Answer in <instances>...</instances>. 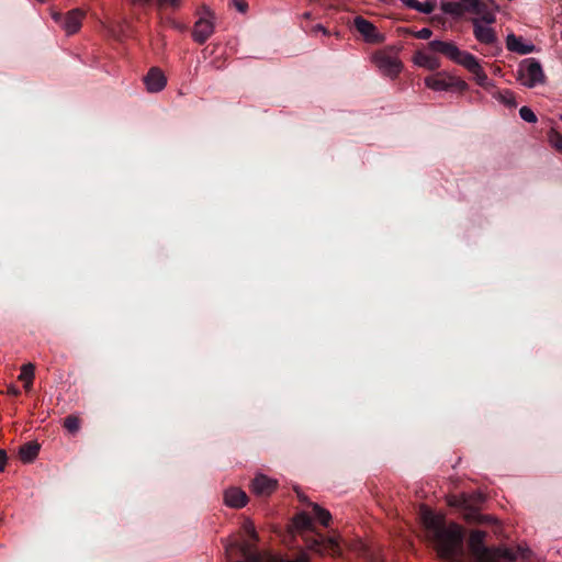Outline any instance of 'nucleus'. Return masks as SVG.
I'll use <instances>...</instances> for the list:
<instances>
[{"mask_svg":"<svg viewBox=\"0 0 562 562\" xmlns=\"http://www.w3.org/2000/svg\"><path fill=\"white\" fill-rule=\"evenodd\" d=\"M35 366L33 363L23 364L19 380L24 383L25 391H31L34 380Z\"/></svg>","mask_w":562,"mask_h":562,"instance_id":"21","label":"nucleus"},{"mask_svg":"<svg viewBox=\"0 0 562 562\" xmlns=\"http://www.w3.org/2000/svg\"><path fill=\"white\" fill-rule=\"evenodd\" d=\"M7 461H8V456H7L5 450L0 449V472H3L5 470Z\"/></svg>","mask_w":562,"mask_h":562,"instance_id":"31","label":"nucleus"},{"mask_svg":"<svg viewBox=\"0 0 562 562\" xmlns=\"http://www.w3.org/2000/svg\"><path fill=\"white\" fill-rule=\"evenodd\" d=\"M485 531L473 530L470 533L469 547L471 553L479 562H488L491 559V549L484 544Z\"/></svg>","mask_w":562,"mask_h":562,"instance_id":"7","label":"nucleus"},{"mask_svg":"<svg viewBox=\"0 0 562 562\" xmlns=\"http://www.w3.org/2000/svg\"><path fill=\"white\" fill-rule=\"evenodd\" d=\"M425 83L428 88L435 91H446L450 89L463 90L467 83L460 79L438 72L434 76L427 77Z\"/></svg>","mask_w":562,"mask_h":562,"instance_id":"5","label":"nucleus"},{"mask_svg":"<svg viewBox=\"0 0 562 562\" xmlns=\"http://www.w3.org/2000/svg\"><path fill=\"white\" fill-rule=\"evenodd\" d=\"M462 502H463L464 508L469 509V513L465 515L467 520L471 521V522H482L483 516L480 513H477L475 509L472 508L469 501L464 498Z\"/></svg>","mask_w":562,"mask_h":562,"instance_id":"26","label":"nucleus"},{"mask_svg":"<svg viewBox=\"0 0 562 562\" xmlns=\"http://www.w3.org/2000/svg\"><path fill=\"white\" fill-rule=\"evenodd\" d=\"M293 525L295 529L300 531H313L314 529L313 519L305 512H301L294 516Z\"/></svg>","mask_w":562,"mask_h":562,"instance_id":"20","label":"nucleus"},{"mask_svg":"<svg viewBox=\"0 0 562 562\" xmlns=\"http://www.w3.org/2000/svg\"><path fill=\"white\" fill-rule=\"evenodd\" d=\"M144 82L149 92H159L166 87L167 79L159 68L153 67L144 77Z\"/></svg>","mask_w":562,"mask_h":562,"instance_id":"12","label":"nucleus"},{"mask_svg":"<svg viewBox=\"0 0 562 562\" xmlns=\"http://www.w3.org/2000/svg\"><path fill=\"white\" fill-rule=\"evenodd\" d=\"M440 7L447 14H475L480 23L486 24H493L496 21L495 12L499 10L494 0H441Z\"/></svg>","mask_w":562,"mask_h":562,"instance_id":"2","label":"nucleus"},{"mask_svg":"<svg viewBox=\"0 0 562 562\" xmlns=\"http://www.w3.org/2000/svg\"><path fill=\"white\" fill-rule=\"evenodd\" d=\"M520 79L522 85L532 88L538 83H542L544 74L542 67L535 58L524 60L519 69Z\"/></svg>","mask_w":562,"mask_h":562,"instance_id":"4","label":"nucleus"},{"mask_svg":"<svg viewBox=\"0 0 562 562\" xmlns=\"http://www.w3.org/2000/svg\"><path fill=\"white\" fill-rule=\"evenodd\" d=\"M479 501L483 502V496L481 494L479 495Z\"/></svg>","mask_w":562,"mask_h":562,"instance_id":"35","label":"nucleus"},{"mask_svg":"<svg viewBox=\"0 0 562 562\" xmlns=\"http://www.w3.org/2000/svg\"><path fill=\"white\" fill-rule=\"evenodd\" d=\"M297 497H299L300 502L307 503L312 507L314 516L319 520V522L324 527H327L329 525V522L331 520V515L327 509L321 507L319 505H317L315 503L307 502L306 496L299 492H297Z\"/></svg>","mask_w":562,"mask_h":562,"instance_id":"17","label":"nucleus"},{"mask_svg":"<svg viewBox=\"0 0 562 562\" xmlns=\"http://www.w3.org/2000/svg\"><path fill=\"white\" fill-rule=\"evenodd\" d=\"M64 427L70 432V434H76L79 431L80 427H81V420L78 416L76 415H68L65 419H64Z\"/></svg>","mask_w":562,"mask_h":562,"instance_id":"22","label":"nucleus"},{"mask_svg":"<svg viewBox=\"0 0 562 562\" xmlns=\"http://www.w3.org/2000/svg\"><path fill=\"white\" fill-rule=\"evenodd\" d=\"M134 1L137 3H140V4H150V3H153L154 0H134ZM156 1H157V5L159 8L170 7L176 10V9H179L181 5V0H156Z\"/></svg>","mask_w":562,"mask_h":562,"instance_id":"23","label":"nucleus"},{"mask_svg":"<svg viewBox=\"0 0 562 562\" xmlns=\"http://www.w3.org/2000/svg\"><path fill=\"white\" fill-rule=\"evenodd\" d=\"M429 50L434 53H439L450 60L459 64L463 67H475V56L472 54L459 49V47L452 42H445L439 40H434L428 43Z\"/></svg>","mask_w":562,"mask_h":562,"instance_id":"3","label":"nucleus"},{"mask_svg":"<svg viewBox=\"0 0 562 562\" xmlns=\"http://www.w3.org/2000/svg\"><path fill=\"white\" fill-rule=\"evenodd\" d=\"M40 2H44L45 0H38Z\"/></svg>","mask_w":562,"mask_h":562,"instance_id":"36","label":"nucleus"},{"mask_svg":"<svg viewBox=\"0 0 562 562\" xmlns=\"http://www.w3.org/2000/svg\"><path fill=\"white\" fill-rule=\"evenodd\" d=\"M375 63L378 67L389 77H396L402 70V63L387 54L375 55Z\"/></svg>","mask_w":562,"mask_h":562,"instance_id":"10","label":"nucleus"},{"mask_svg":"<svg viewBox=\"0 0 562 562\" xmlns=\"http://www.w3.org/2000/svg\"><path fill=\"white\" fill-rule=\"evenodd\" d=\"M225 504L233 508H241L248 502L247 494L239 487H229L224 493Z\"/></svg>","mask_w":562,"mask_h":562,"instance_id":"14","label":"nucleus"},{"mask_svg":"<svg viewBox=\"0 0 562 562\" xmlns=\"http://www.w3.org/2000/svg\"><path fill=\"white\" fill-rule=\"evenodd\" d=\"M474 37L486 45H493L496 43L497 37L493 29L484 26L480 23L479 19L472 20Z\"/></svg>","mask_w":562,"mask_h":562,"instance_id":"13","label":"nucleus"},{"mask_svg":"<svg viewBox=\"0 0 562 562\" xmlns=\"http://www.w3.org/2000/svg\"><path fill=\"white\" fill-rule=\"evenodd\" d=\"M426 537L438 557L448 562H459L463 558V529L456 522L447 524L445 518L426 510L423 516Z\"/></svg>","mask_w":562,"mask_h":562,"instance_id":"1","label":"nucleus"},{"mask_svg":"<svg viewBox=\"0 0 562 562\" xmlns=\"http://www.w3.org/2000/svg\"><path fill=\"white\" fill-rule=\"evenodd\" d=\"M415 63L422 67L428 68L429 70H436L440 67V61L437 57L424 52H418L415 55Z\"/></svg>","mask_w":562,"mask_h":562,"instance_id":"19","label":"nucleus"},{"mask_svg":"<svg viewBox=\"0 0 562 562\" xmlns=\"http://www.w3.org/2000/svg\"><path fill=\"white\" fill-rule=\"evenodd\" d=\"M277 485L276 480L259 474L251 481L250 490L257 496L267 497L276 491Z\"/></svg>","mask_w":562,"mask_h":562,"instance_id":"9","label":"nucleus"},{"mask_svg":"<svg viewBox=\"0 0 562 562\" xmlns=\"http://www.w3.org/2000/svg\"><path fill=\"white\" fill-rule=\"evenodd\" d=\"M475 65L476 66L473 68L472 67H465V68L475 76L476 82L480 86H484L485 82L487 81V76L484 72L483 68L481 67V65L479 64L476 58H475Z\"/></svg>","mask_w":562,"mask_h":562,"instance_id":"25","label":"nucleus"},{"mask_svg":"<svg viewBox=\"0 0 562 562\" xmlns=\"http://www.w3.org/2000/svg\"><path fill=\"white\" fill-rule=\"evenodd\" d=\"M235 8L241 12L245 13L248 9V3L246 0H233Z\"/></svg>","mask_w":562,"mask_h":562,"instance_id":"30","label":"nucleus"},{"mask_svg":"<svg viewBox=\"0 0 562 562\" xmlns=\"http://www.w3.org/2000/svg\"><path fill=\"white\" fill-rule=\"evenodd\" d=\"M245 530L251 539L257 540V532L251 524H246Z\"/></svg>","mask_w":562,"mask_h":562,"instance_id":"32","label":"nucleus"},{"mask_svg":"<svg viewBox=\"0 0 562 562\" xmlns=\"http://www.w3.org/2000/svg\"><path fill=\"white\" fill-rule=\"evenodd\" d=\"M41 446L36 441H30L20 447V459L25 463H31L35 460L40 452Z\"/></svg>","mask_w":562,"mask_h":562,"instance_id":"18","label":"nucleus"},{"mask_svg":"<svg viewBox=\"0 0 562 562\" xmlns=\"http://www.w3.org/2000/svg\"><path fill=\"white\" fill-rule=\"evenodd\" d=\"M436 0H426V2L420 3L418 12L430 14L436 9Z\"/></svg>","mask_w":562,"mask_h":562,"instance_id":"28","label":"nucleus"},{"mask_svg":"<svg viewBox=\"0 0 562 562\" xmlns=\"http://www.w3.org/2000/svg\"><path fill=\"white\" fill-rule=\"evenodd\" d=\"M506 47L508 50L520 55L530 54L535 50V45L522 43L521 37H518L515 34L507 35Z\"/></svg>","mask_w":562,"mask_h":562,"instance_id":"16","label":"nucleus"},{"mask_svg":"<svg viewBox=\"0 0 562 562\" xmlns=\"http://www.w3.org/2000/svg\"><path fill=\"white\" fill-rule=\"evenodd\" d=\"M519 115L520 117L528 122V123H536L537 122V115L535 114V112L528 108V106H521L519 109Z\"/></svg>","mask_w":562,"mask_h":562,"instance_id":"27","label":"nucleus"},{"mask_svg":"<svg viewBox=\"0 0 562 562\" xmlns=\"http://www.w3.org/2000/svg\"><path fill=\"white\" fill-rule=\"evenodd\" d=\"M355 29L364 37L367 42L379 43L382 36L378 32L376 27L367 19L358 15L353 20Z\"/></svg>","mask_w":562,"mask_h":562,"instance_id":"8","label":"nucleus"},{"mask_svg":"<svg viewBox=\"0 0 562 562\" xmlns=\"http://www.w3.org/2000/svg\"><path fill=\"white\" fill-rule=\"evenodd\" d=\"M313 31H314V32H318V31H321V32H323L324 34H326V33H327V31L325 30V27H324L322 24H317L316 26H314Z\"/></svg>","mask_w":562,"mask_h":562,"instance_id":"34","label":"nucleus"},{"mask_svg":"<svg viewBox=\"0 0 562 562\" xmlns=\"http://www.w3.org/2000/svg\"><path fill=\"white\" fill-rule=\"evenodd\" d=\"M8 393H9V394H11V395H13V396H18V395L20 394V390H19V389H16L15 386H10V387L8 389Z\"/></svg>","mask_w":562,"mask_h":562,"instance_id":"33","label":"nucleus"},{"mask_svg":"<svg viewBox=\"0 0 562 562\" xmlns=\"http://www.w3.org/2000/svg\"><path fill=\"white\" fill-rule=\"evenodd\" d=\"M52 16L57 23L60 24V26L68 35H71L79 31L82 19L85 16V12L80 9H74L66 15L59 12H54Z\"/></svg>","mask_w":562,"mask_h":562,"instance_id":"6","label":"nucleus"},{"mask_svg":"<svg viewBox=\"0 0 562 562\" xmlns=\"http://www.w3.org/2000/svg\"><path fill=\"white\" fill-rule=\"evenodd\" d=\"M311 548L321 554L337 555L340 553V547L338 542L331 538L314 540Z\"/></svg>","mask_w":562,"mask_h":562,"instance_id":"15","label":"nucleus"},{"mask_svg":"<svg viewBox=\"0 0 562 562\" xmlns=\"http://www.w3.org/2000/svg\"><path fill=\"white\" fill-rule=\"evenodd\" d=\"M214 32V24L209 18H200L193 26L192 37L199 43H205Z\"/></svg>","mask_w":562,"mask_h":562,"instance_id":"11","label":"nucleus"},{"mask_svg":"<svg viewBox=\"0 0 562 562\" xmlns=\"http://www.w3.org/2000/svg\"><path fill=\"white\" fill-rule=\"evenodd\" d=\"M548 142L555 150L562 154V134L551 128L548 133Z\"/></svg>","mask_w":562,"mask_h":562,"instance_id":"24","label":"nucleus"},{"mask_svg":"<svg viewBox=\"0 0 562 562\" xmlns=\"http://www.w3.org/2000/svg\"><path fill=\"white\" fill-rule=\"evenodd\" d=\"M431 35H432V31L428 27H423L422 30H419L415 33V37L420 38V40H428V38H430Z\"/></svg>","mask_w":562,"mask_h":562,"instance_id":"29","label":"nucleus"}]
</instances>
